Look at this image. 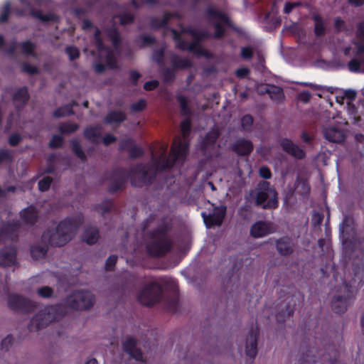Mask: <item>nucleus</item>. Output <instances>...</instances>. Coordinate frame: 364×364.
I'll return each mask as SVG.
<instances>
[{"label": "nucleus", "mask_w": 364, "mask_h": 364, "mask_svg": "<svg viewBox=\"0 0 364 364\" xmlns=\"http://www.w3.org/2000/svg\"><path fill=\"white\" fill-rule=\"evenodd\" d=\"M128 152L129 156L132 159L140 158L143 156L144 154V149L141 147L136 146V144H134V145L132 146V147Z\"/></svg>", "instance_id": "3c124183"}, {"label": "nucleus", "mask_w": 364, "mask_h": 364, "mask_svg": "<svg viewBox=\"0 0 364 364\" xmlns=\"http://www.w3.org/2000/svg\"><path fill=\"white\" fill-rule=\"evenodd\" d=\"M8 306L14 312L29 314L35 311L37 304L32 300L17 294L8 296Z\"/></svg>", "instance_id": "9b49d317"}, {"label": "nucleus", "mask_w": 364, "mask_h": 364, "mask_svg": "<svg viewBox=\"0 0 364 364\" xmlns=\"http://www.w3.org/2000/svg\"><path fill=\"white\" fill-rule=\"evenodd\" d=\"M83 222L84 216L79 214L61 220L54 230L43 232L41 240L46 244L43 246L38 245L31 246L32 258L34 259L43 258L48 250V245L63 247L66 245L72 240Z\"/></svg>", "instance_id": "7ed1b4c3"}, {"label": "nucleus", "mask_w": 364, "mask_h": 364, "mask_svg": "<svg viewBox=\"0 0 364 364\" xmlns=\"http://www.w3.org/2000/svg\"><path fill=\"white\" fill-rule=\"evenodd\" d=\"M117 256L115 255H110L106 260L105 269L107 271H112L117 262Z\"/></svg>", "instance_id": "e2e57ef3"}, {"label": "nucleus", "mask_w": 364, "mask_h": 364, "mask_svg": "<svg viewBox=\"0 0 364 364\" xmlns=\"http://www.w3.org/2000/svg\"><path fill=\"white\" fill-rule=\"evenodd\" d=\"M176 100L179 104L181 114L186 117H191L193 111L188 105L187 98L183 95H179L176 97Z\"/></svg>", "instance_id": "f704fd0d"}, {"label": "nucleus", "mask_w": 364, "mask_h": 364, "mask_svg": "<svg viewBox=\"0 0 364 364\" xmlns=\"http://www.w3.org/2000/svg\"><path fill=\"white\" fill-rule=\"evenodd\" d=\"M287 288L289 291L287 294H284L280 296V299L284 297V301H288V302L285 306V309H282L277 315V319L279 322L284 321L285 318H289L294 314V309L296 306L294 298H297L299 303H302L304 299V295L301 294L299 291H296L293 286H288Z\"/></svg>", "instance_id": "9d476101"}, {"label": "nucleus", "mask_w": 364, "mask_h": 364, "mask_svg": "<svg viewBox=\"0 0 364 364\" xmlns=\"http://www.w3.org/2000/svg\"><path fill=\"white\" fill-rule=\"evenodd\" d=\"M4 230L6 240L16 242L18 240V231L21 224L18 220L8 221L3 223L1 227Z\"/></svg>", "instance_id": "6ab92c4d"}, {"label": "nucleus", "mask_w": 364, "mask_h": 364, "mask_svg": "<svg viewBox=\"0 0 364 364\" xmlns=\"http://www.w3.org/2000/svg\"><path fill=\"white\" fill-rule=\"evenodd\" d=\"M163 293L164 289L159 282H151L141 289L137 299L142 305L151 307L160 302Z\"/></svg>", "instance_id": "6e6552de"}, {"label": "nucleus", "mask_w": 364, "mask_h": 364, "mask_svg": "<svg viewBox=\"0 0 364 364\" xmlns=\"http://www.w3.org/2000/svg\"><path fill=\"white\" fill-rule=\"evenodd\" d=\"M107 36L111 41L112 44L114 48H117L121 45V35L119 29L114 23L112 26L105 29Z\"/></svg>", "instance_id": "c85d7f7f"}, {"label": "nucleus", "mask_w": 364, "mask_h": 364, "mask_svg": "<svg viewBox=\"0 0 364 364\" xmlns=\"http://www.w3.org/2000/svg\"><path fill=\"white\" fill-rule=\"evenodd\" d=\"M254 146L251 141L239 139L232 144V149L238 156H248L253 151Z\"/></svg>", "instance_id": "a211bd4d"}, {"label": "nucleus", "mask_w": 364, "mask_h": 364, "mask_svg": "<svg viewBox=\"0 0 364 364\" xmlns=\"http://www.w3.org/2000/svg\"><path fill=\"white\" fill-rule=\"evenodd\" d=\"M79 126L76 123H64L59 127V131L63 134H69L76 132Z\"/></svg>", "instance_id": "37998d69"}, {"label": "nucleus", "mask_w": 364, "mask_h": 364, "mask_svg": "<svg viewBox=\"0 0 364 364\" xmlns=\"http://www.w3.org/2000/svg\"><path fill=\"white\" fill-rule=\"evenodd\" d=\"M162 75H163L164 81L167 82H172L176 77V74H175V72H174V70L173 68H165L163 70Z\"/></svg>", "instance_id": "052dcab7"}, {"label": "nucleus", "mask_w": 364, "mask_h": 364, "mask_svg": "<svg viewBox=\"0 0 364 364\" xmlns=\"http://www.w3.org/2000/svg\"><path fill=\"white\" fill-rule=\"evenodd\" d=\"M95 303V296L87 290H76L64 299V304L46 306L31 318L28 330L39 331L53 321L60 320L67 314V308L82 311L91 309Z\"/></svg>", "instance_id": "f03ea898"}, {"label": "nucleus", "mask_w": 364, "mask_h": 364, "mask_svg": "<svg viewBox=\"0 0 364 364\" xmlns=\"http://www.w3.org/2000/svg\"><path fill=\"white\" fill-rule=\"evenodd\" d=\"M30 14L33 17L36 18L43 22H48L53 20V16L51 14H44L40 9H32Z\"/></svg>", "instance_id": "c03bdc74"}, {"label": "nucleus", "mask_w": 364, "mask_h": 364, "mask_svg": "<svg viewBox=\"0 0 364 364\" xmlns=\"http://www.w3.org/2000/svg\"><path fill=\"white\" fill-rule=\"evenodd\" d=\"M102 127L100 125L88 127L84 130L85 137L93 144L97 143V139L101 136Z\"/></svg>", "instance_id": "473e14b6"}, {"label": "nucleus", "mask_w": 364, "mask_h": 364, "mask_svg": "<svg viewBox=\"0 0 364 364\" xmlns=\"http://www.w3.org/2000/svg\"><path fill=\"white\" fill-rule=\"evenodd\" d=\"M53 182V178L50 176H45L38 181V189L41 192H45L49 190L50 185Z\"/></svg>", "instance_id": "09e8293b"}, {"label": "nucleus", "mask_w": 364, "mask_h": 364, "mask_svg": "<svg viewBox=\"0 0 364 364\" xmlns=\"http://www.w3.org/2000/svg\"><path fill=\"white\" fill-rule=\"evenodd\" d=\"M137 41L141 42L140 47H144L154 44L156 43V38L150 35L141 34L139 36Z\"/></svg>", "instance_id": "49530a36"}, {"label": "nucleus", "mask_w": 364, "mask_h": 364, "mask_svg": "<svg viewBox=\"0 0 364 364\" xmlns=\"http://www.w3.org/2000/svg\"><path fill=\"white\" fill-rule=\"evenodd\" d=\"M253 122V117L250 114H245L241 119V125L243 129H247L252 127Z\"/></svg>", "instance_id": "69168bd1"}, {"label": "nucleus", "mask_w": 364, "mask_h": 364, "mask_svg": "<svg viewBox=\"0 0 364 364\" xmlns=\"http://www.w3.org/2000/svg\"><path fill=\"white\" fill-rule=\"evenodd\" d=\"M20 46L21 48V51L23 54L28 56H32L35 58H37L38 55L35 52L36 46L31 41H26L21 43Z\"/></svg>", "instance_id": "4c0bfd02"}, {"label": "nucleus", "mask_w": 364, "mask_h": 364, "mask_svg": "<svg viewBox=\"0 0 364 364\" xmlns=\"http://www.w3.org/2000/svg\"><path fill=\"white\" fill-rule=\"evenodd\" d=\"M271 233L270 225L264 221H257L250 228V235L255 238L264 237Z\"/></svg>", "instance_id": "4be33fe9"}, {"label": "nucleus", "mask_w": 364, "mask_h": 364, "mask_svg": "<svg viewBox=\"0 0 364 364\" xmlns=\"http://www.w3.org/2000/svg\"><path fill=\"white\" fill-rule=\"evenodd\" d=\"M176 46L181 50L195 53V43H188L183 38L176 43Z\"/></svg>", "instance_id": "a18cd8bd"}, {"label": "nucleus", "mask_w": 364, "mask_h": 364, "mask_svg": "<svg viewBox=\"0 0 364 364\" xmlns=\"http://www.w3.org/2000/svg\"><path fill=\"white\" fill-rule=\"evenodd\" d=\"M256 196V205L264 209H273L278 206L277 193L269 187V183L263 181Z\"/></svg>", "instance_id": "1a4fd4ad"}, {"label": "nucleus", "mask_w": 364, "mask_h": 364, "mask_svg": "<svg viewBox=\"0 0 364 364\" xmlns=\"http://www.w3.org/2000/svg\"><path fill=\"white\" fill-rule=\"evenodd\" d=\"M179 299L176 291H173L170 297L166 299V309L173 313L177 311L178 309Z\"/></svg>", "instance_id": "e433bc0d"}, {"label": "nucleus", "mask_w": 364, "mask_h": 364, "mask_svg": "<svg viewBox=\"0 0 364 364\" xmlns=\"http://www.w3.org/2000/svg\"><path fill=\"white\" fill-rule=\"evenodd\" d=\"M15 109L20 112L27 105L30 100V95L26 86H23L16 90L12 96Z\"/></svg>", "instance_id": "dca6fc26"}, {"label": "nucleus", "mask_w": 364, "mask_h": 364, "mask_svg": "<svg viewBox=\"0 0 364 364\" xmlns=\"http://www.w3.org/2000/svg\"><path fill=\"white\" fill-rule=\"evenodd\" d=\"M355 293L351 284L344 282L337 290L331 301L332 311L336 314L345 313L355 300Z\"/></svg>", "instance_id": "0eeeda50"}, {"label": "nucleus", "mask_w": 364, "mask_h": 364, "mask_svg": "<svg viewBox=\"0 0 364 364\" xmlns=\"http://www.w3.org/2000/svg\"><path fill=\"white\" fill-rule=\"evenodd\" d=\"M114 206L113 200L106 198L103 200L100 204L96 205V210L102 215H105L106 213H109Z\"/></svg>", "instance_id": "c9c22d12"}, {"label": "nucleus", "mask_w": 364, "mask_h": 364, "mask_svg": "<svg viewBox=\"0 0 364 364\" xmlns=\"http://www.w3.org/2000/svg\"><path fill=\"white\" fill-rule=\"evenodd\" d=\"M11 13V4L6 2L3 6L0 13V22L5 23L8 21L9 14Z\"/></svg>", "instance_id": "864d4df0"}, {"label": "nucleus", "mask_w": 364, "mask_h": 364, "mask_svg": "<svg viewBox=\"0 0 364 364\" xmlns=\"http://www.w3.org/2000/svg\"><path fill=\"white\" fill-rule=\"evenodd\" d=\"M254 52L250 46H245L241 48L240 55L244 60H249L253 57Z\"/></svg>", "instance_id": "338daca9"}, {"label": "nucleus", "mask_w": 364, "mask_h": 364, "mask_svg": "<svg viewBox=\"0 0 364 364\" xmlns=\"http://www.w3.org/2000/svg\"><path fill=\"white\" fill-rule=\"evenodd\" d=\"M220 136V133L217 129H212L206 133L204 139L201 141L200 147L203 151H206L213 148Z\"/></svg>", "instance_id": "393cba45"}, {"label": "nucleus", "mask_w": 364, "mask_h": 364, "mask_svg": "<svg viewBox=\"0 0 364 364\" xmlns=\"http://www.w3.org/2000/svg\"><path fill=\"white\" fill-rule=\"evenodd\" d=\"M74 114L73 105H65L62 107L57 108L53 112V117L56 118L70 116Z\"/></svg>", "instance_id": "58836bf2"}, {"label": "nucleus", "mask_w": 364, "mask_h": 364, "mask_svg": "<svg viewBox=\"0 0 364 364\" xmlns=\"http://www.w3.org/2000/svg\"><path fill=\"white\" fill-rule=\"evenodd\" d=\"M259 328L257 326L252 328L246 338L245 354L250 358V364H253V360L257 354V338Z\"/></svg>", "instance_id": "ddd939ff"}, {"label": "nucleus", "mask_w": 364, "mask_h": 364, "mask_svg": "<svg viewBox=\"0 0 364 364\" xmlns=\"http://www.w3.org/2000/svg\"><path fill=\"white\" fill-rule=\"evenodd\" d=\"M100 236V231L96 226H89L85 228L82 238L83 240L88 245H95L98 241Z\"/></svg>", "instance_id": "cd10ccee"}, {"label": "nucleus", "mask_w": 364, "mask_h": 364, "mask_svg": "<svg viewBox=\"0 0 364 364\" xmlns=\"http://www.w3.org/2000/svg\"><path fill=\"white\" fill-rule=\"evenodd\" d=\"M106 66L109 69H115L117 67V62L112 52L108 50L106 55Z\"/></svg>", "instance_id": "6e6d98bb"}, {"label": "nucleus", "mask_w": 364, "mask_h": 364, "mask_svg": "<svg viewBox=\"0 0 364 364\" xmlns=\"http://www.w3.org/2000/svg\"><path fill=\"white\" fill-rule=\"evenodd\" d=\"M226 212V208L222 207L220 210H218L213 213L205 215L203 213L202 216L203 217L205 225L208 227L213 225H220L224 220Z\"/></svg>", "instance_id": "412c9836"}, {"label": "nucleus", "mask_w": 364, "mask_h": 364, "mask_svg": "<svg viewBox=\"0 0 364 364\" xmlns=\"http://www.w3.org/2000/svg\"><path fill=\"white\" fill-rule=\"evenodd\" d=\"M280 146L285 152L297 159H303L306 156L305 151L289 139H282L280 141Z\"/></svg>", "instance_id": "f3484780"}, {"label": "nucleus", "mask_w": 364, "mask_h": 364, "mask_svg": "<svg viewBox=\"0 0 364 364\" xmlns=\"http://www.w3.org/2000/svg\"><path fill=\"white\" fill-rule=\"evenodd\" d=\"M38 294L43 298H50L53 294V290L51 287L46 286L39 288L37 290Z\"/></svg>", "instance_id": "680f3d73"}, {"label": "nucleus", "mask_w": 364, "mask_h": 364, "mask_svg": "<svg viewBox=\"0 0 364 364\" xmlns=\"http://www.w3.org/2000/svg\"><path fill=\"white\" fill-rule=\"evenodd\" d=\"M65 53L68 55L70 60H74L80 57L79 49L73 46H69L65 48Z\"/></svg>", "instance_id": "603ef678"}, {"label": "nucleus", "mask_w": 364, "mask_h": 364, "mask_svg": "<svg viewBox=\"0 0 364 364\" xmlns=\"http://www.w3.org/2000/svg\"><path fill=\"white\" fill-rule=\"evenodd\" d=\"M171 64L173 69H188L192 66L191 61L187 58H181L173 54L171 58Z\"/></svg>", "instance_id": "7c9ffc66"}, {"label": "nucleus", "mask_w": 364, "mask_h": 364, "mask_svg": "<svg viewBox=\"0 0 364 364\" xmlns=\"http://www.w3.org/2000/svg\"><path fill=\"white\" fill-rule=\"evenodd\" d=\"M21 70L22 72L28 73L31 75H37L39 73V70L37 67L32 65L28 63H23L22 64Z\"/></svg>", "instance_id": "4d7b16f0"}, {"label": "nucleus", "mask_w": 364, "mask_h": 364, "mask_svg": "<svg viewBox=\"0 0 364 364\" xmlns=\"http://www.w3.org/2000/svg\"><path fill=\"white\" fill-rule=\"evenodd\" d=\"M135 141L131 138H127L122 139L119 143V150L120 151H129L132 146H134Z\"/></svg>", "instance_id": "8fccbe9b"}, {"label": "nucleus", "mask_w": 364, "mask_h": 364, "mask_svg": "<svg viewBox=\"0 0 364 364\" xmlns=\"http://www.w3.org/2000/svg\"><path fill=\"white\" fill-rule=\"evenodd\" d=\"M353 44L356 47L355 55L360 56L364 55V38L359 39V41L353 42Z\"/></svg>", "instance_id": "774afa93"}, {"label": "nucleus", "mask_w": 364, "mask_h": 364, "mask_svg": "<svg viewBox=\"0 0 364 364\" xmlns=\"http://www.w3.org/2000/svg\"><path fill=\"white\" fill-rule=\"evenodd\" d=\"M19 217L23 224L33 227L39 219V211L34 205H30L19 212Z\"/></svg>", "instance_id": "4468645a"}, {"label": "nucleus", "mask_w": 364, "mask_h": 364, "mask_svg": "<svg viewBox=\"0 0 364 364\" xmlns=\"http://www.w3.org/2000/svg\"><path fill=\"white\" fill-rule=\"evenodd\" d=\"M127 119L126 114L122 111H110L105 118V122L107 124H120Z\"/></svg>", "instance_id": "2f4dec72"}, {"label": "nucleus", "mask_w": 364, "mask_h": 364, "mask_svg": "<svg viewBox=\"0 0 364 364\" xmlns=\"http://www.w3.org/2000/svg\"><path fill=\"white\" fill-rule=\"evenodd\" d=\"M138 341L133 336H127L122 342V349L132 358L136 361L145 362L143 352L137 348Z\"/></svg>", "instance_id": "f8f14e48"}, {"label": "nucleus", "mask_w": 364, "mask_h": 364, "mask_svg": "<svg viewBox=\"0 0 364 364\" xmlns=\"http://www.w3.org/2000/svg\"><path fill=\"white\" fill-rule=\"evenodd\" d=\"M262 93L268 94L271 100L277 102L282 101L284 98L283 89L274 85H266Z\"/></svg>", "instance_id": "b1692460"}, {"label": "nucleus", "mask_w": 364, "mask_h": 364, "mask_svg": "<svg viewBox=\"0 0 364 364\" xmlns=\"http://www.w3.org/2000/svg\"><path fill=\"white\" fill-rule=\"evenodd\" d=\"M205 16L209 23H212L214 27L213 38L221 39L225 36V28L237 31L228 15L214 6H210L205 9Z\"/></svg>", "instance_id": "423d86ee"}, {"label": "nucleus", "mask_w": 364, "mask_h": 364, "mask_svg": "<svg viewBox=\"0 0 364 364\" xmlns=\"http://www.w3.org/2000/svg\"><path fill=\"white\" fill-rule=\"evenodd\" d=\"M323 135L326 140L334 143H342L346 138V136L342 129L334 127L325 128L323 130Z\"/></svg>", "instance_id": "aec40b11"}, {"label": "nucleus", "mask_w": 364, "mask_h": 364, "mask_svg": "<svg viewBox=\"0 0 364 364\" xmlns=\"http://www.w3.org/2000/svg\"><path fill=\"white\" fill-rule=\"evenodd\" d=\"M146 107V102L144 99H140L131 105V110L134 112L143 111Z\"/></svg>", "instance_id": "13d9d810"}, {"label": "nucleus", "mask_w": 364, "mask_h": 364, "mask_svg": "<svg viewBox=\"0 0 364 364\" xmlns=\"http://www.w3.org/2000/svg\"><path fill=\"white\" fill-rule=\"evenodd\" d=\"M71 149L75 155L80 159L82 161H87L85 153L82 149L80 142L77 139H72L70 141Z\"/></svg>", "instance_id": "ea45409f"}, {"label": "nucleus", "mask_w": 364, "mask_h": 364, "mask_svg": "<svg viewBox=\"0 0 364 364\" xmlns=\"http://www.w3.org/2000/svg\"><path fill=\"white\" fill-rule=\"evenodd\" d=\"M164 53L165 48H161L160 49L156 50L153 52L152 58L153 60L156 62L158 64H161L164 63Z\"/></svg>", "instance_id": "bf43d9fd"}, {"label": "nucleus", "mask_w": 364, "mask_h": 364, "mask_svg": "<svg viewBox=\"0 0 364 364\" xmlns=\"http://www.w3.org/2000/svg\"><path fill=\"white\" fill-rule=\"evenodd\" d=\"M63 141L64 139L61 136L55 134L49 142V147L51 149H59L63 146Z\"/></svg>", "instance_id": "5fc2aeb1"}, {"label": "nucleus", "mask_w": 364, "mask_h": 364, "mask_svg": "<svg viewBox=\"0 0 364 364\" xmlns=\"http://www.w3.org/2000/svg\"><path fill=\"white\" fill-rule=\"evenodd\" d=\"M358 58H353L348 63V68L352 73H364V56H357Z\"/></svg>", "instance_id": "72a5a7b5"}, {"label": "nucleus", "mask_w": 364, "mask_h": 364, "mask_svg": "<svg viewBox=\"0 0 364 364\" xmlns=\"http://www.w3.org/2000/svg\"><path fill=\"white\" fill-rule=\"evenodd\" d=\"M14 160L13 151L6 149H0V164L3 162H12Z\"/></svg>", "instance_id": "de8ad7c7"}, {"label": "nucleus", "mask_w": 364, "mask_h": 364, "mask_svg": "<svg viewBox=\"0 0 364 364\" xmlns=\"http://www.w3.org/2000/svg\"><path fill=\"white\" fill-rule=\"evenodd\" d=\"M276 248L281 255L289 256L294 252V247L289 237H283L276 242Z\"/></svg>", "instance_id": "5701e85b"}, {"label": "nucleus", "mask_w": 364, "mask_h": 364, "mask_svg": "<svg viewBox=\"0 0 364 364\" xmlns=\"http://www.w3.org/2000/svg\"><path fill=\"white\" fill-rule=\"evenodd\" d=\"M115 17L119 19V23L122 26H127L128 24H131L134 21L135 19L134 15L129 12H124L122 14L117 15Z\"/></svg>", "instance_id": "79ce46f5"}, {"label": "nucleus", "mask_w": 364, "mask_h": 364, "mask_svg": "<svg viewBox=\"0 0 364 364\" xmlns=\"http://www.w3.org/2000/svg\"><path fill=\"white\" fill-rule=\"evenodd\" d=\"M192 127V122L191 117H186L183 120L181 121L180 124V128L183 136L184 138L188 136L191 132Z\"/></svg>", "instance_id": "a19ab883"}, {"label": "nucleus", "mask_w": 364, "mask_h": 364, "mask_svg": "<svg viewBox=\"0 0 364 364\" xmlns=\"http://www.w3.org/2000/svg\"><path fill=\"white\" fill-rule=\"evenodd\" d=\"M191 37L193 39L191 43H195V53L200 55L203 54V49L200 46V43L210 37L209 33L206 31H198L196 29Z\"/></svg>", "instance_id": "bb28decb"}, {"label": "nucleus", "mask_w": 364, "mask_h": 364, "mask_svg": "<svg viewBox=\"0 0 364 364\" xmlns=\"http://www.w3.org/2000/svg\"><path fill=\"white\" fill-rule=\"evenodd\" d=\"M173 16V14L171 12H166L162 18H159L157 17H151L150 18L149 25L152 29H160V28H167L168 22L171 18Z\"/></svg>", "instance_id": "a878e982"}, {"label": "nucleus", "mask_w": 364, "mask_h": 364, "mask_svg": "<svg viewBox=\"0 0 364 364\" xmlns=\"http://www.w3.org/2000/svg\"><path fill=\"white\" fill-rule=\"evenodd\" d=\"M167 145L164 149V153L159 156L149 170H146L142 164H139L127 171L123 167L112 169L108 177L111 181L107 191L114 194L123 189L127 180L130 178L132 186L141 188L149 185L155 180L158 171H164L171 168L178 159L184 160L188 151V144L179 140L173 141L169 156L166 155Z\"/></svg>", "instance_id": "f257e3e1"}, {"label": "nucleus", "mask_w": 364, "mask_h": 364, "mask_svg": "<svg viewBox=\"0 0 364 364\" xmlns=\"http://www.w3.org/2000/svg\"><path fill=\"white\" fill-rule=\"evenodd\" d=\"M170 230L171 226L168 223H163L147 232L149 240L146 249L149 255L161 257L171 251L173 241L168 235Z\"/></svg>", "instance_id": "39448f33"}, {"label": "nucleus", "mask_w": 364, "mask_h": 364, "mask_svg": "<svg viewBox=\"0 0 364 364\" xmlns=\"http://www.w3.org/2000/svg\"><path fill=\"white\" fill-rule=\"evenodd\" d=\"M17 251L14 247H4L0 250V267H11L16 263Z\"/></svg>", "instance_id": "2eb2a0df"}, {"label": "nucleus", "mask_w": 364, "mask_h": 364, "mask_svg": "<svg viewBox=\"0 0 364 364\" xmlns=\"http://www.w3.org/2000/svg\"><path fill=\"white\" fill-rule=\"evenodd\" d=\"M14 341V338L12 335L9 334L6 338H4L1 343V348L3 350L7 351L9 348L12 346Z\"/></svg>", "instance_id": "0e129e2a"}, {"label": "nucleus", "mask_w": 364, "mask_h": 364, "mask_svg": "<svg viewBox=\"0 0 364 364\" xmlns=\"http://www.w3.org/2000/svg\"><path fill=\"white\" fill-rule=\"evenodd\" d=\"M314 22V32L316 37H322L326 33L325 21L318 14H314L311 16Z\"/></svg>", "instance_id": "c756f323"}, {"label": "nucleus", "mask_w": 364, "mask_h": 364, "mask_svg": "<svg viewBox=\"0 0 364 364\" xmlns=\"http://www.w3.org/2000/svg\"><path fill=\"white\" fill-rule=\"evenodd\" d=\"M299 328L306 336H311L314 332V343L316 345L321 344L323 348L318 349L315 346H309L305 350L303 349L296 364H336L339 357V350L336 347L334 342H331L328 335L321 334L317 331L318 326L311 328L310 323H305L304 326H299Z\"/></svg>", "instance_id": "20e7f679"}]
</instances>
